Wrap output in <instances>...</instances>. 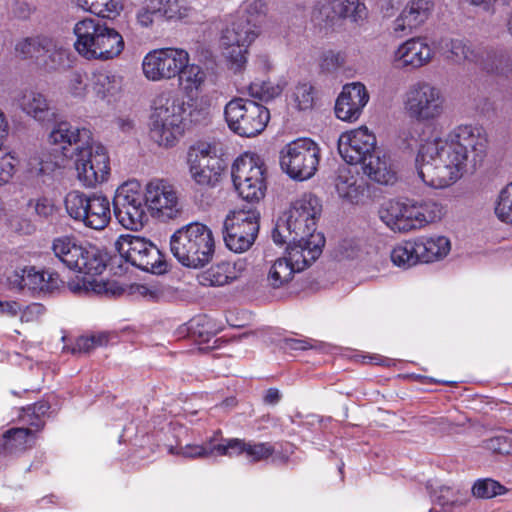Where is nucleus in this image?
<instances>
[{
	"instance_id": "f257e3e1",
	"label": "nucleus",
	"mask_w": 512,
	"mask_h": 512,
	"mask_svg": "<svg viewBox=\"0 0 512 512\" xmlns=\"http://www.w3.org/2000/svg\"><path fill=\"white\" fill-rule=\"evenodd\" d=\"M487 147L482 127L459 125L445 139L435 138L420 145L415 159L418 176L429 187H449L462 177L469 157L474 167L482 163Z\"/></svg>"
},
{
	"instance_id": "f03ea898",
	"label": "nucleus",
	"mask_w": 512,
	"mask_h": 512,
	"mask_svg": "<svg viewBox=\"0 0 512 512\" xmlns=\"http://www.w3.org/2000/svg\"><path fill=\"white\" fill-rule=\"evenodd\" d=\"M54 256L70 270L83 274L68 282L69 290L77 295L118 296L123 289L113 281L98 280L106 268V261L101 251L92 245H83L73 237L63 235L52 241Z\"/></svg>"
},
{
	"instance_id": "7ed1b4c3",
	"label": "nucleus",
	"mask_w": 512,
	"mask_h": 512,
	"mask_svg": "<svg viewBox=\"0 0 512 512\" xmlns=\"http://www.w3.org/2000/svg\"><path fill=\"white\" fill-rule=\"evenodd\" d=\"M208 115L207 107H195L188 112L187 103L179 92L162 91L152 102L150 138L161 147H173L184 134L188 118L190 122L199 123L206 120Z\"/></svg>"
},
{
	"instance_id": "20e7f679",
	"label": "nucleus",
	"mask_w": 512,
	"mask_h": 512,
	"mask_svg": "<svg viewBox=\"0 0 512 512\" xmlns=\"http://www.w3.org/2000/svg\"><path fill=\"white\" fill-rule=\"evenodd\" d=\"M74 48L86 60L109 61L124 50L122 35L113 27L93 18L78 21L73 28Z\"/></svg>"
},
{
	"instance_id": "39448f33",
	"label": "nucleus",
	"mask_w": 512,
	"mask_h": 512,
	"mask_svg": "<svg viewBox=\"0 0 512 512\" xmlns=\"http://www.w3.org/2000/svg\"><path fill=\"white\" fill-rule=\"evenodd\" d=\"M170 250L182 265L202 267L212 259L215 251L212 231L202 223L187 224L171 236Z\"/></svg>"
},
{
	"instance_id": "423d86ee",
	"label": "nucleus",
	"mask_w": 512,
	"mask_h": 512,
	"mask_svg": "<svg viewBox=\"0 0 512 512\" xmlns=\"http://www.w3.org/2000/svg\"><path fill=\"white\" fill-rule=\"evenodd\" d=\"M322 212V204L317 196L304 193L290 205L286 217L280 219L272 232V239L282 245L287 239L322 235L316 232L317 221Z\"/></svg>"
},
{
	"instance_id": "0eeeda50",
	"label": "nucleus",
	"mask_w": 512,
	"mask_h": 512,
	"mask_svg": "<svg viewBox=\"0 0 512 512\" xmlns=\"http://www.w3.org/2000/svg\"><path fill=\"white\" fill-rule=\"evenodd\" d=\"M259 25L233 16L221 30L219 46L227 66L234 73L241 72L247 64L249 47L260 36Z\"/></svg>"
},
{
	"instance_id": "6e6552de",
	"label": "nucleus",
	"mask_w": 512,
	"mask_h": 512,
	"mask_svg": "<svg viewBox=\"0 0 512 512\" xmlns=\"http://www.w3.org/2000/svg\"><path fill=\"white\" fill-rule=\"evenodd\" d=\"M64 207L71 219L93 230H103L111 220V204L103 194L72 190L64 198Z\"/></svg>"
},
{
	"instance_id": "1a4fd4ad",
	"label": "nucleus",
	"mask_w": 512,
	"mask_h": 512,
	"mask_svg": "<svg viewBox=\"0 0 512 512\" xmlns=\"http://www.w3.org/2000/svg\"><path fill=\"white\" fill-rule=\"evenodd\" d=\"M224 116L231 131L241 137H254L260 134L270 119L269 110L246 98L230 100L224 109Z\"/></svg>"
},
{
	"instance_id": "9d476101",
	"label": "nucleus",
	"mask_w": 512,
	"mask_h": 512,
	"mask_svg": "<svg viewBox=\"0 0 512 512\" xmlns=\"http://www.w3.org/2000/svg\"><path fill=\"white\" fill-rule=\"evenodd\" d=\"M114 214L126 229L138 231L147 221L145 188L136 179L122 183L113 198Z\"/></svg>"
},
{
	"instance_id": "9b49d317",
	"label": "nucleus",
	"mask_w": 512,
	"mask_h": 512,
	"mask_svg": "<svg viewBox=\"0 0 512 512\" xmlns=\"http://www.w3.org/2000/svg\"><path fill=\"white\" fill-rule=\"evenodd\" d=\"M320 161V148L309 138H299L280 151V166L292 179L304 181L316 173Z\"/></svg>"
},
{
	"instance_id": "f8f14e48",
	"label": "nucleus",
	"mask_w": 512,
	"mask_h": 512,
	"mask_svg": "<svg viewBox=\"0 0 512 512\" xmlns=\"http://www.w3.org/2000/svg\"><path fill=\"white\" fill-rule=\"evenodd\" d=\"M232 179L239 195L247 201H259L266 191V166L257 154L244 153L232 166Z\"/></svg>"
},
{
	"instance_id": "ddd939ff",
	"label": "nucleus",
	"mask_w": 512,
	"mask_h": 512,
	"mask_svg": "<svg viewBox=\"0 0 512 512\" xmlns=\"http://www.w3.org/2000/svg\"><path fill=\"white\" fill-rule=\"evenodd\" d=\"M186 165L190 178L202 187L216 186L225 169L223 160L217 155L216 146L208 142H198L189 147Z\"/></svg>"
},
{
	"instance_id": "4468645a",
	"label": "nucleus",
	"mask_w": 512,
	"mask_h": 512,
	"mask_svg": "<svg viewBox=\"0 0 512 512\" xmlns=\"http://www.w3.org/2000/svg\"><path fill=\"white\" fill-rule=\"evenodd\" d=\"M189 61V53L182 48L154 49L148 52L142 60L143 75L153 82L171 80L179 75Z\"/></svg>"
},
{
	"instance_id": "2eb2a0df",
	"label": "nucleus",
	"mask_w": 512,
	"mask_h": 512,
	"mask_svg": "<svg viewBox=\"0 0 512 512\" xmlns=\"http://www.w3.org/2000/svg\"><path fill=\"white\" fill-rule=\"evenodd\" d=\"M260 214L255 209L238 210L224 221V241L235 253L247 251L255 242L259 231Z\"/></svg>"
},
{
	"instance_id": "dca6fc26",
	"label": "nucleus",
	"mask_w": 512,
	"mask_h": 512,
	"mask_svg": "<svg viewBox=\"0 0 512 512\" xmlns=\"http://www.w3.org/2000/svg\"><path fill=\"white\" fill-rule=\"evenodd\" d=\"M115 247L122 258L143 271L160 274L165 270L159 249L145 238L121 235Z\"/></svg>"
},
{
	"instance_id": "f3484780",
	"label": "nucleus",
	"mask_w": 512,
	"mask_h": 512,
	"mask_svg": "<svg viewBox=\"0 0 512 512\" xmlns=\"http://www.w3.org/2000/svg\"><path fill=\"white\" fill-rule=\"evenodd\" d=\"M77 178L86 187H95L108 179L109 157L103 145L92 143L82 147L75 155Z\"/></svg>"
},
{
	"instance_id": "a211bd4d",
	"label": "nucleus",
	"mask_w": 512,
	"mask_h": 512,
	"mask_svg": "<svg viewBox=\"0 0 512 512\" xmlns=\"http://www.w3.org/2000/svg\"><path fill=\"white\" fill-rule=\"evenodd\" d=\"M443 97L440 90L430 83L413 84L405 100V109L409 116L418 121H429L438 118L443 112Z\"/></svg>"
},
{
	"instance_id": "6ab92c4d",
	"label": "nucleus",
	"mask_w": 512,
	"mask_h": 512,
	"mask_svg": "<svg viewBox=\"0 0 512 512\" xmlns=\"http://www.w3.org/2000/svg\"><path fill=\"white\" fill-rule=\"evenodd\" d=\"M147 208L153 216L173 219L181 211L178 192L168 180L154 178L145 185Z\"/></svg>"
},
{
	"instance_id": "aec40b11",
	"label": "nucleus",
	"mask_w": 512,
	"mask_h": 512,
	"mask_svg": "<svg viewBox=\"0 0 512 512\" xmlns=\"http://www.w3.org/2000/svg\"><path fill=\"white\" fill-rule=\"evenodd\" d=\"M285 255L290 260L294 269L302 272L315 262L322 254L325 244L323 235H311L308 237H290Z\"/></svg>"
},
{
	"instance_id": "412c9836",
	"label": "nucleus",
	"mask_w": 512,
	"mask_h": 512,
	"mask_svg": "<svg viewBox=\"0 0 512 512\" xmlns=\"http://www.w3.org/2000/svg\"><path fill=\"white\" fill-rule=\"evenodd\" d=\"M92 133L87 128L74 126L69 122L57 123L49 133L48 140L65 153L70 147H75V155L85 145L92 143Z\"/></svg>"
},
{
	"instance_id": "4be33fe9",
	"label": "nucleus",
	"mask_w": 512,
	"mask_h": 512,
	"mask_svg": "<svg viewBox=\"0 0 512 512\" xmlns=\"http://www.w3.org/2000/svg\"><path fill=\"white\" fill-rule=\"evenodd\" d=\"M218 450L227 457L244 455L252 463L264 461L276 454L275 446L269 442L246 441L240 438H224V447Z\"/></svg>"
},
{
	"instance_id": "5701e85b",
	"label": "nucleus",
	"mask_w": 512,
	"mask_h": 512,
	"mask_svg": "<svg viewBox=\"0 0 512 512\" xmlns=\"http://www.w3.org/2000/svg\"><path fill=\"white\" fill-rule=\"evenodd\" d=\"M89 85L95 101L111 104L122 92L123 78L114 71L97 69L91 73Z\"/></svg>"
},
{
	"instance_id": "b1692460",
	"label": "nucleus",
	"mask_w": 512,
	"mask_h": 512,
	"mask_svg": "<svg viewBox=\"0 0 512 512\" xmlns=\"http://www.w3.org/2000/svg\"><path fill=\"white\" fill-rule=\"evenodd\" d=\"M360 164L361 169L367 177L381 185L394 184L397 180V172L389 156L381 150L367 156L354 160V165Z\"/></svg>"
},
{
	"instance_id": "393cba45",
	"label": "nucleus",
	"mask_w": 512,
	"mask_h": 512,
	"mask_svg": "<svg viewBox=\"0 0 512 512\" xmlns=\"http://www.w3.org/2000/svg\"><path fill=\"white\" fill-rule=\"evenodd\" d=\"M475 64L490 75L505 78L512 75V53L506 48L478 46Z\"/></svg>"
},
{
	"instance_id": "a878e982",
	"label": "nucleus",
	"mask_w": 512,
	"mask_h": 512,
	"mask_svg": "<svg viewBox=\"0 0 512 512\" xmlns=\"http://www.w3.org/2000/svg\"><path fill=\"white\" fill-rule=\"evenodd\" d=\"M23 113L39 123H50L57 117L56 108L47 96L35 90H25L18 97Z\"/></svg>"
},
{
	"instance_id": "bb28decb",
	"label": "nucleus",
	"mask_w": 512,
	"mask_h": 512,
	"mask_svg": "<svg viewBox=\"0 0 512 512\" xmlns=\"http://www.w3.org/2000/svg\"><path fill=\"white\" fill-rule=\"evenodd\" d=\"M434 8L432 0H410L401 14L395 19L393 31L396 35L411 33L422 25Z\"/></svg>"
},
{
	"instance_id": "cd10ccee",
	"label": "nucleus",
	"mask_w": 512,
	"mask_h": 512,
	"mask_svg": "<svg viewBox=\"0 0 512 512\" xmlns=\"http://www.w3.org/2000/svg\"><path fill=\"white\" fill-rule=\"evenodd\" d=\"M15 277L14 283L20 289L27 288L34 292L52 293L62 284L58 273L38 270L34 266L25 267Z\"/></svg>"
},
{
	"instance_id": "c85d7f7f",
	"label": "nucleus",
	"mask_w": 512,
	"mask_h": 512,
	"mask_svg": "<svg viewBox=\"0 0 512 512\" xmlns=\"http://www.w3.org/2000/svg\"><path fill=\"white\" fill-rule=\"evenodd\" d=\"M433 50L425 38L416 37L405 41L395 52V61L401 67L420 68L430 62Z\"/></svg>"
},
{
	"instance_id": "c756f323",
	"label": "nucleus",
	"mask_w": 512,
	"mask_h": 512,
	"mask_svg": "<svg viewBox=\"0 0 512 512\" xmlns=\"http://www.w3.org/2000/svg\"><path fill=\"white\" fill-rule=\"evenodd\" d=\"M380 213L382 221L393 231L416 230L414 210L411 208L410 202L389 201Z\"/></svg>"
},
{
	"instance_id": "7c9ffc66",
	"label": "nucleus",
	"mask_w": 512,
	"mask_h": 512,
	"mask_svg": "<svg viewBox=\"0 0 512 512\" xmlns=\"http://www.w3.org/2000/svg\"><path fill=\"white\" fill-rule=\"evenodd\" d=\"M245 269V262H222L211 266L199 276V282L204 286H223L236 280Z\"/></svg>"
},
{
	"instance_id": "2f4dec72",
	"label": "nucleus",
	"mask_w": 512,
	"mask_h": 512,
	"mask_svg": "<svg viewBox=\"0 0 512 512\" xmlns=\"http://www.w3.org/2000/svg\"><path fill=\"white\" fill-rule=\"evenodd\" d=\"M420 263H431L444 258L450 251V241L445 236H420L415 239Z\"/></svg>"
},
{
	"instance_id": "473e14b6",
	"label": "nucleus",
	"mask_w": 512,
	"mask_h": 512,
	"mask_svg": "<svg viewBox=\"0 0 512 512\" xmlns=\"http://www.w3.org/2000/svg\"><path fill=\"white\" fill-rule=\"evenodd\" d=\"M220 447H224V438L220 437V432H217L202 445L187 444L179 449L170 447L169 451L171 454L182 455L185 458H206L224 456V454L218 450Z\"/></svg>"
},
{
	"instance_id": "72a5a7b5",
	"label": "nucleus",
	"mask_w": 512,
	"mask_h": 512,
	"mask_svg": "<svg viewBox=\"0 0 512 512\" xmlns=\"http://www.w3.org/2000/svg\"><path fill=\"white\" fill-rule=\"evenodd\" d=\"M441 47L446 57L455 63L468 61L475 64L478 59V47H473L466 39H449L443 41Z\"/></svg>"
},
{
	"instance_id": "f704fd0d",
	"label": "nucleus",
	"mask_w": 512,
	"mask_h": 512,
	"mask_svg": "<svg viewBox=\"0 0 512 512\" xmlns=\"http://www.w3.org/2000/svg\"><path fill=\"white\" fill-rule=\"evenodd\" d=\"M299 273L294 269L286 255L271 262L267 271V283L273 289L286 286Z\"/></svg>"
},
{
	"instance_id": "c9c22d12",
	"label": "nucleus",
	"mask_w": 512,
	"mask_h": 512,
	"mask_svg": "<svg viewBox=\"0 0 512 512\" xmlns=\"http://www.w3.org/2000/svg\"><path fill=\"white\" fill-rule=\"evenodd\" d=\"M512 105V82L505 87L496 89L491 92L490 98H482L476 108L484 115L495 114L497 110H503L507 106Z\"/></svg>"
},
{
	"instance_id": "e433bc0d",
	"label": "nucleus",
	"mask_w": 512,
	"mask_h": 512,
	"mask_svg": "<svg viewBox=\"0 0 512 512\" xmlns=\"http://www.w3.org/2000/svg\"><path fill=\"white\" fill-rule=\"evenodd\" d=\"M414 210V222L416 229H420L429 223L440 220L444 214V208L434 200L422 202H410Z\"/></svg>"
},
{
	"instance_id": "4c0bfd02",
	"label": "nucleus",
	"mask_w": 512,
	"mask_h": 512,
	"mask_svg": "<svg viewBox=\"0 0 512 512\" xmlns=\"http://www.w3.org/2000/svg\"><path fill=\"white\" fill-rule=\"evenodd\" d=\"M68 54V50L62 44L50 38L39 63L47 71H58L68 66Z\"/></svg>"
},
{
	"instance_id": "58836bf2",
	"label": "nucleus",
	"mask_w": 512,
	"mask_h": 512,
	"mask_svg": "<svg viewBox=\"0 0 512 512\" xmlns=\"http://www.w3.org/2000/svg\"><path fill=\"white\" fill-rule=\"evenodd\" d=\"M4 449L10 453L24 451L35 443V433L28 428H13L4 435Z\"/></svg>"
},
{
	"instance_id": "ea45409f",
	"label": "nucleus",
	"mask_w": 512,
	"mask_h": 512,
	"mask_svg": "<svg viewBox=\"0 0 512 512\" xmlns=\"http://www.w3.org/2000/svg\"><path fill=\"white\" fill-rule=\"evenodd\" d=\"M290 101L299 111L312 109L316 101L315 87L306 80L297 82L291 89Z\"/></svg>"
},
{
	"instance_id": "a19ab883",
	"label": "nucleus",
	"mask_w": 512,
	"mask_h": 512,
	"mask_svg": "<svg viewBox=\"0 0 512 512\" xmlns=\"http://www.w3.org/2000/svg\"><path fill=\"white\" fill-rule=\"evenodd\" d=\"M390 258L394 265L403 269H408L420 263L415 239L403 241L396 245L390 253Z\"/></svg>"
},
{
	"instance_id": "79ce46f5",
	"label": "nucleus",
	"mask_w": 512,
	"mask_h": 512,
	"mask_svg": "<svg viewBox=\"0 0 512 512\" xmlns=\"http://www.w3.org/2000/svg\"><path fill=\"white\" fill-rule=\"evenodd\" d=\"M267 11L268 7L264 0H245L234 16L239 19H246L250 24L261 27Z\"/></svg>"
},
{
	"instance_id": "37998d69",
	"label": "nucleus",
	"mask_w": 512,
	"mask_h": 512,
	"mask_svg": "<svg viewBox=\"0 0 512 512\" xmlns=\"http://www.w3.org/2000/svg\"><path fill=\"white\" fill-rule=\"evenodd\" d=\"M49 40L48 37H27L17 42L15 50L23 58L40 62Z\"/></svg>"
},
{
	"instance_id": "c03bdc74",
	"label": "nucleus",
	"mask_w": 512,
	"mask_h": 512,
	"mask_svg": "<svg viewBox=\"0 0 512 512\" xmlns=\"http://www.w3.org/2000/svg\"><path fill=\"white\" fill-rule=\"evenodd\" d=\"M9 131V123L5 113L0 108V145L7 137ZM14 158L10 154L0 156V186L9 182L14 174Z\"/></svg>"
},
{
	"instance_id": "a18cd8bd",
	"label": "nucleus",
	"mask_w": 512,
	"mask_h": 512,
	"mask_svg": "<svg viewBox=\"0 0 512 512\" xmlns=\"http://www.w3.org/2000/svg\"><path fill=\"white\" fill-rule=\"evenodd\" d=\"M179 81L186 92L198 91L206 80L205 71L196 64H189L183 67L179 73Z\"/></svg>"
},
{
	"instance_id": "49530a36",
	"label": "nucleus",
	"mask_w": 512,
	"mask_h": 512,
	"mask_svg": "<svg viewBox=\"0 0 512 512\" xmlns=\"http://www.w3.org/2000/svg\"><path fill=\"white\" fill-rule=\"evenodd\" d=\"M285 83L282 81H256L249 85L248 92L253 98L261 101H270L280 96L284 90Z\"/></svg>"
},
{
	"instance_id": "de8ad7c7",
	"label": "nucleus",
	"mask_w": 512,
	"mask_h": 512,
	"mask_svg": "<svg viewBox=\"0 0 512 512\" xmlns=\"http://www.w3.org/2000/svg\"><path fill=\"white\" fill-rule=\"evenodd\" d=\"M507 491L504 485L492 478L478 479L471 488L472 495L478 499H491L504 495Z\"/></svg>"
},
{
	"instance_id": "09e8293b",
	"label": "nucleus",
	"mask_w": 512,
	"mask_h": 512,
	"mask_svg": "<svg viewBox=\"0 0 512 512\" xmlns=\"http://www.w3.org/2000/svg\"><path fill=\"white\" fill-rule=\"evenodd\" d=\"M379 151L376 147V136L366 126L354 129V152L358 158Z\"/></svg>"
},
{
	"instance_id": "8fccbe9b",
	"label": "nucleus",
	"mask_w": 512,
	"mask_h": 512,
	"mask_svg": "<svg viewBox=\"0 0 512 512\" xmlns=\"http://www.w3.org/2000/svg\"><path fill=\"white\" fill-rule=\"evenodd\" d=\"M158 2L159 13L166 19H183L189 16L191 8L185 0H155Z\"/></svg>"
},
{
	"instance_id": "3c124183",
	"label": "nucleus",
	"mask_w": 512,
	"mask_h": 512,
	"mask_svg": "<svg viewBox=\"0 0 512 512\" xmlns=\"http://www.w3.org/2000/svg\"><path fill=\"white\" fill-rule=\"evenodd\" d=\"M67 93L78 100H85L91 95L89 78L85 73L78 71L73 72L66 85Z\"/></svg>"
},
{
	"instance_id": "603ef678",
	"label": "nucleus",
	"mask_w": 512,
	"mask_h": 512,
	"mask_svg": "<svg viewBox=\"0 0 512 512\" xmlns=\"http://www.w3.org/2000/svg\"><path fill=\"white\" fill-rule=\"evenodd\" d=\"M483 448L494 454H512V431H503L484 440Z\"/></svg>"
},
{
	"instance_id": "864d4df0",
	"label": "nucleus",
	"mask_w": 512,
	"mask_h": 512,
	"mask_svg": "<svg viewBox=\"0 0 512 512\" xmlns=\"http://www.w3.org/2000/svg\"><path fill=\"white\" fill-rule=\"evenodd\" d=\"M158 2L146 0L136 12V21L142 28H149L156 20L162 19Z\"/></svg>"
},
{
	"instance_id": "5fc2aeb1",
	"label": "nucleus",
	"mask_w": 512,
	"mask_h": 512,
	"mask_svg": "<svg viewBox=\"0 0 512 512\" xmlns=\"http://www.w3.org/2000/svg\"><path fill=\"white\" fill-rule=\"evenodd\" d=\"M92 13L102 18H115L123 9V0H93Z\"/></svg>"
},
{
	"instance_id": "6e6d98bb",
	"label": "nucleus",
	"mask_w": 512,
	"mask_h": 512,
	"mask_svg": "<svg viewBox=\"0 0 512 512\" xmlns=\"http://www.w3.org/2000/svg\"><path fill=\"white\" fill-rule=\"evenodd\" d=\"M352 84H345L335 103V115L342 121L352 118Z\"/></svg>"
},
{
	"instance_id": "4d7b16f0",
	"label": "nucleus",
	"mask_w": 512,
	"mask_h": 512,
	"mask_svg": "<svg viewBox=\"0 0 512 512\" xmlns=\"http://www.w3.org/2000/svg\"><path fill=\"white\" fill-rule=\"evenodd\" d=\"M495 213L501 221L512 223V182L501 191Z\"/></svg>"
},
{
	"instance_id": "13d9d810",
	"label": "nucleus",
	"mask_w": 512,
	"mask_h": 512,
	"mask_svg": "<svg viewBox=\"0 0 512 512\" xmlns=\"http://www.w3.org/2000/svg\"><path fill=\"white\" fill-rule=\"evenodd\" d=\"M351 170L350 166L343 165L338 168L337 176L335 179V189L338 196L342 199L350 201L352 182H351Z\"/></svg>"
},
{
	"instance_id": "bf43d9fd",
	"label": "nucleus",
	"mask_w": 512,
	"mask_h": 512,
	"mask_svg": "<svg viewBox=\"0 0 512 512\" xmlns=\"http://www.w3.org/2000/svg\"><path fill=\"white\" fill-rule=\"evenodd\" d=\"M108 341L106 334L79 337L71 349L73 354L88 353L97 346H102Z\"/></svg>"
},
{
	"instance_id": "052dcab7",
	"label": "nucleus",
	"mask_w": 512,
	"mask_h": 512,
	"mask_svg": "<svg viewBox=\"0 0 512 512\" xmlns=\"http://www.w3.org/2000/svg\"><path fill=\"white\" fill-rule=\"evenodd\" d=\"M346 57L341 52L327 51L323 54L320 68L325 73H338L342 70Z\"/></svg>"
},
{
	"instance_id": "680f3d73",
	"label": "nucleus",
	"mask_w": 512,
	"mask_h": 512,
	"mask_svg": "<svg viewBox=\"0 0 512 512\" xmlns=\"http://www.w3.org/2000/svg\"><path fill=\"white\" fill-rule=\"evenodd\" d=\"M132 293L147 301H159L164 295L156 285H136L132 287Z\"/></svg>"
},
{
	"instance_id": "e2e57ef3",
	"label": "nucleus",
	"mask_w": 512,
	"mask_h": 512,
	"mask_svg": "<svg viewBox=\"0 0 512 512\" xmlns=\"http://www.w3.org/2000/svg\"><path fill=\"white\" fill-rule=\"evenodd\" d=\"M352 131L343 132L338 139V153L345 162L344 165L352 164Z\"/></svg>"
},
{
	"instance_id": "0e129e2a",
	"label": "nucleus",
	"mask_w": 512,
	"mask_h": 512,
	"mask_svg": "<svg viewBox=\"0 0 512 512\" xmlns=\"http://www.w3.org/2000/svg\"><path fill=\"white\" fill-rule=\"evenodd\" d=\"M44 313L45 307L42 304L32 303L24 309L21 308L20 320L22 322H35L38 321Z\"/></svg>"
},
{
	"instance_id": "69168bd1",
	"label": "nucleus",
	"mask_w": 512,
	"mask_h": 512,
	"mask_svg": "<svg viewBox=\"0 0 512 512\" xmlns=\"http://www.w3.org/2000/svg\"><path fill=\"white\" fill-rule=\"evenodd\" d=\"M354 92H356L358 99V107L354 106V121H356L363 109L370 99V95L365 85L361 82H354Z\"/></svg>"
},
{
	"instance_id": "338daca9",
	"label": "nucleus",
	"mask_w": 512,
	"mask_h": 512,
	"mask_svg": "<svg viewBox=\"0 0 512 512\" xmlns=\"http://www.w3.org/2000/svg\"><path fill=\"white\" fill-rule=\"evenodd\" d=\"M29 205H33L36 214L43 218H48L54 212V205L47 198H39L35 201L31 200Z\"/></svg>"
},
{
	"instance_id": "774afa93",
	"label": "nucleus",
	"mask_w": 512,
	"mask_h": 512,
	"mask_svg": "<svg viewBox=\"0 0 512 512\" xmlns=\"http://www.w3.org/2000/svg\"><path fill=\"white\" fill-rule=\"evenodd\" d=\"M352 0H333L331 9L334 17L347 18L351 14Z\"/></svg>"
}]
</instances>
